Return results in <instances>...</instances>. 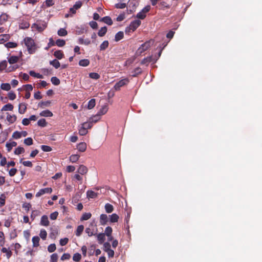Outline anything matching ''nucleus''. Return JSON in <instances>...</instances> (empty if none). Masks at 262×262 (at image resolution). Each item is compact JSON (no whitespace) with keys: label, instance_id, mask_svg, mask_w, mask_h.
<instances>
[{"label":"nucleus","instance_id":"37","mask_svg":"<svg viewBox=\"0 0 262 262\" xmlns=\"http://www.w3.org/2000/svg\"><path fill=\"white\" fill-rule=\"evenodd\" d=\"M119 219V216L116 214L113 213L110 215V222L112 223L117 222Z\"/></svg>","mask_w":262,"mask_h":262},{"label":"nucleus","instance_id":"27","mask_svg":"<svg viewBox=\"0 0 262 262\" xmlns=\"http://www.w3.org/2000/svg\"><path fill=\"white\" fill-rule=\"evenodd\" d=\"M86 195L88 198L94 199L97 197L98 193L92 190H88Z\"/></svg>","mask_w":262,"mask_h":262},{"label":"nucleus","instance_id":"61","mask_svg":"<svg viewBox=\"0 0 262 262\" xmlns=\"http://www.w3.org/2000/svg\"><path fill=\"white\" fill-rule=\"evenodd\" d=\"M12 137L15 139H19L21 137V133L18 131H15L13 133Z\"/></svg>","mask_w":262,"mask_h":262},{"label":"nucleus","instance_id":"49","mask_svg":"<svg viewBox=\"0 0 262 262\" xmlns=\"http://www.w3.org/2000/svg\"><path fill=\"white\" fill-rule=\"evenodd\" d=\"M7 48H14L17 46V44L14 42H8L5 45Z\"/></svg>","mask_w":262,"mask_h":262},{"label":"nucleus","instance_id":"14","mask_svg":"<svg viewBox=\"0 0 262 262\" xmlns=\"http://www.w3.org/2000/svg\"><path fill=\"white\" fill-rule=\"evenodd\" d=\"M17 117L16 115H12L7 113V120L9 122V123L12 124L14 123L16 120Z\"/></svg>","mask_w":262,"mask_h":262},{"label":"nucleus","instance_id":"44","mask_svg":"<svg viewBox=\"0 0 262 262\" xmlns=\"http://www.w3.org/2000/svg\"><path fill=\"white\" fill-rule=\"evenodd\" d=\"M88 133V130L81 124V126L79 129V134L81 136H84Z\"/></svg>","mask_w":262,"mask_h":262},{"label":"nucleus","instance_id":"1","mask_svg":"<svg viewBox=\"0 0 262 262\" xmlns=\"http://www.w3.org/2000/svg\"><path fill=\"white\" fill-rule=\"evenodd\" d=\"M24 42L27 48L29 54H32L35 52L36 45L34 40L31 37H27L24 39Z\"/></svg>","mask_w":262,"mask_h":262},{"label":"nucleus","instance_id":"35","mask_svg":"<svg viewBox=\"0 0 262 262\" xmlns=\"http://www.w3.org/2000/svg\"><path fill=\"white\" fill-rule=\"evenodd\" d=\"M107 32V27H102L100 30L99 31L98 33V36L100 37H102L105 35Z\"/></svg>","mask_w":262,"mask_h":262},{"label":"nucleus","instance_id":"8","mask_svg":"<svg viewBox=\"0 0 262 262\" xmlns=\"http://www.w3.org/2000/svg\"><path fill=\"white\" fill-rule=\"evenodd\" d=\"M95 236H96L97 238V240L98 241V243L100 244H102L104 243V241L105 240V234L103 233H100L99 234H97V232L96 233V235Z\"/></svg>","mask_w":262,"mask_h":262},{"label":"nucleus","instance_id":"38","mask_svg":"<svg viewBox=\"0 0 262 262\" xmlns=\"http://www.w3.org/2000/svg\"><path fill=\"white\" fill-rule=\"evenodd\" d=\"M95 105H96L95 99H92L88 102V108L89 110L92 109L94 107Z\"/></svg>","mask_w":262,"mask_h":262},{"label":"nucleus","instance_id":"55","mask_svg":"<svg viewBox=\"0 0 262 262\" xmlns=\"http://www.w3.org/2000/svg\"><path fill=\"white\" fill-rule=\"evenodd\" d=\"M51 81L52 83L55 85H58L60 84L59 79L56 77H53L51 78Z\"/></svg>","mask_w":262,"mask_h":262},{"label":"nucleus","instance_id":"18","mask_svg":"<svg viewBox=\"0 0 262 262\" xmlns=\"http://www.w3.org/2000/svg\"><path fill=\"white\" fill-rule=\"evenodd\" d=\"M54 56L58 59H61L64 57V54L61 50H57L54 52Z\"/></svg>","mask_w":262,"mask_h":262},{"label":"nucleus","instance_id":"36","mask_svg":"<svg viewBox=\"0 0 262 262\" xmlns=\"http://www.w3.org/2000/svg\"><path fill=\"white\" fill-rule=\"evenodd\" d=\"M100 119V117L96 114V115L90 118L89 119L93 124V123L97 122Z\"/></svg>","mask_w":262,"mask_h":262},{"label":"nucleus","instance_id":"34","mask_svg":"<svg viewBox=\"0 0 262 262\" xmlns=\"http://www.w3.org/2000/svg\"><path fill=\"white\" fill-rule=\"evenodd\" d=\"M8 15L6 13H3L0 16V23L1 24L5 23L8 18Z\"/></svg>","mask_w":262,"mask_h":262},{"label":"nucleus","instance_id":"26","mask_svg":"<svg viewBox=\"0 0 262 262\" xmlns=\"http://www.w3.org/2000/svg\"><path fill=\"white\" fill-rule=\"evenodd\" d=\"M90 60L88 59H81L79 61V65L81 67H87L90 64Z\"/></svg>","mask_w":262,"mask_h":262},{"label":"nucleus","instance_id":"15","mask_svg":"<svg viewBox=\"0 0 262 262\" xmlns=\"http://www.w3.org/2000/svg\"><path fill=\"white\" fill-rule=\"evenodd\" d=\"M51 102L49 100L46 101H41L38 103V106L40 108H44L46 107L49 106L51 105Z\"/></svg>","mask_w":262,"mask_h":262},{"label":"nucleus","instance_id":"41","mask_svg":"<svg viewBox=\"0 0 262 262\" xmlns=\"http://www.w3.org/2000/svg\"><path fill=\"white\" fill-rule=\"evenodd\" d=\"M79 157V155L77 154L72 155L70 157V160L72 163H75L78 160Z\"/></svg>","mask_w":262,"mask_h":262},{"label":"nucleus","instance_id":"6","mask_svg":"<svg viewBox=\"0 0 262 262\" xmlns=\"http://www.w3.org/2000/svg\"><path fill=\"white\" fill-rule=\"evenodd\" d=\"M52 192V189L50 187H47L43 189H41L36 194V197H39L45 193H51Z\"/></svg>","mask_w":262,"mask_h":262},{"label":"nucleus","instance_id":"47","mask_svg":"<svg viewBox=\"0 0 262 262\" xmlns=\"http://www.w3.org/2000/svg\"><path fill=\"white\" fill-rule=\"evenodd\" d=\"M112 232L113 229L112 227L107 226L105 229V235L107 236V237H110L111 236V234H112Z\"/></svg>","mask_w":262,"mask_h":262},{"label":"nucleus","instance_id":"25","mask_svg":"<svg viewBox=\"0 0 262 262\" xmlns=\"http://www.w3.org/2000/svg\"><path fill=\"white\" fill-rule=\"evenodd\" d=\"M124 37V33L122 31L117 33L115 36V41L117 42L122 39Z\"/></svg>","mask_w":262,"mask_h":262},{"label":"nucleus","instance_id":"39","mask_svg":"<svg viewBox=\"0 0 262 262\" xmlns=\"http://www.w3.org/2000/svg\"><path fill=\"white\" fill-rule=\"evenodd\" d=\"M7 66V62L6 60H3L0 62V71H3L4 70H6Z\"/></svg>","mask_w":262,"mask_h":262},{"label":"nucleus","instance_id":"57","mask_svg":"<svg viewBox=\"0 0 262 262\" xmlns=\"http://www.w3.org/2000/svg\"><path fill=\"white\" fill-rule=\"evenodd\" d=\"M10 38L9 34H2L0 35V41H6Z\"/></svg>","mask_w":262,"mask_h":262},{"label":"nucleus","instance_id":"11","mask_svg":"<svg viewBox=\"0 0 262 262\" xmlns=\"http://www.w3.org/2000/svg\"><path fill=\"white\" fill-rule=\"evenodd\" d=\"M108 221V217L106 214H102L100 216V223L102 225H105Z\"/></svg>","mask_w":262,"mask_h":262},{"label":"nucleus","instance_id":"13","mask_svg":"<svg viewBox=\"0 0 262 262\" xmlns=\"http://www.w3.org/2000/svg\"><path fill=\"white\" fill-rule=\"evenodd\" d=\"M27 110V104L24 103H21L19 104L18 112L20 114H24Z\"/></svg>","mask_w":262,"mask_h":262},{"label":"nucleus","instance_id":"2","mask_svg":"<svg viewBox=\"0 0 262 262\" xmlns=\"http://www.w3.org/2000/svg\"><path fill=\"white\" fill-rule=\"evenodd\" d=\"M152 43L153 41L151 40L145 42L138 49L136 54L138 55H141L142 53L147 50L151 47Z\"/></svg>","mask_w":262,"mask_h":262},{"label":"nucleus","instance_id":"12","mask_svg":"<svg viewBox=\"0 0 262 262\" xmlns=\"http://www.w3.org/2000/svg\"><path fill=\"white\" fill-rule=\"evenodd\" d=\"M77 148L80 152H84L86 149V144L84 142H81L77 146Z\"/></svg>","mask_w":262,"mask_h":262},{"label":"nucleus","instance_id":"9","mask_svg":"<svg viewBox=\"0 0 262 262\" xmlns=\"http://www.w3.org/2000/svg\"><path fill=\"white\" fill-rule=\"evenodd\" d=\"M85 232L88 234L89 236H92L93 235H95L97 231V229H96L95 230L94 228L88 227L85 229Z\"/></svg>","mask_w":262,"mask_h":262},{"label":"nucleus","instance_id":"48","mask_svg":"<svg viewBox=\"0 0 262 262\" xmlns=\"http://www.w3.org/2000/svg\"><path fill=\"white\" fill-rule=\"evenodd\" d=\"M24 152H25V149L22 147L18 146V147H17L15 149V150L14 151V154L15 155H18L24 153Z\"/></svg>","mask_w":262,"mask_h":262},{"label":"nucleus","instance_id":"4","mask_svg":"<svg viewBox=\"0 0 262 262\" xmlns=\"http://www.w3.org/2000/svg\"><path fill=\"white\" fill-rule=\"evenodd\" d=\"M129 82V80L127 78L121 79L115 84L114 88L116 91H119L121 87L127 85Z\"/></svg>","mask_w":262,"mask_h":262},{"label":"nucleus","instance_id":"21","mask_svg":"<svg viewBox=\"0 0 262 262\" xmlns=\"http://www.w3.org/2000/svg\"><path fill=\"white\" fill-rule=\"evenodd\" d=\"M105 211L107 213H112L114 211L113 206L109 203H106L104 206Z\"/></svg>","mask_w":262,"mask_h":262},{"label":"nucleus","instance_id":"32","mask_svg":"<svg viewBox=\"0 0 262 262\" xmlns=\"http://www.w3.org/2000/svg\"><path fill=\"white\" fill-rule=\"evenodd\" d=\"M50 64L53 66L55 69H58L60 67V63L57 59H54L50 61Z\"/></svg>","mask_w":262,"mask_h":262},{"label":"nucleus","instance_id":"58","mask_svg":"<svg viewBox=\"0 0 262 262\" xmlns=\"http://www.w3.org/2000/svg\"><path fill=\"white\" fill-rule=\"evenodd\" d=\"M22 160H23V159H21L20 161V162L22 163V164L24 165V166H27V167H32L33 166V164L31 161H26L22 162Z\"/></svg>","mask_w":262,"mask_h":262},{"label":"nucleus","instance_id":"31","mask_svg":"<svg viewBox=\"0 0 262 262\" xmlns=\"http://www.w3.org/2000/svg\"><path fill=\"white\" fill-rule=\"evenodd\" d=\"M151 60H152L151 56L147 57L142 60V61H141V64L148 66V64L151 62Z\"/></svg>","mask_w":262,"mask_h":262},{"label":"nucleus","instance_id":"29","mask_svg":"<svg viewBox=\"0 0 262 262\" xmlns=\"http://www.w3.org/2000/svg\"><path fill=\"white\" fill-rule=\"evenodd\" d=\"M84 230V226L82 225H79L75 232V234L77 236H79L82 234L83 231Z\"/></svg>","mask_w":262,"mask_h":262},{"label":"nucleus","instance_id":"62","mask_svg":"<svg viewBox=\"0 0 262 262\" xmlns=\"http://www.w3.org/2000/svg\"><path fill=\"white\" fill-rule=\"evenodd\" d=\"M41 149L45 152H49L52 150V148L48 145H41Z\"/></svg>","mask_w":262,"mask_h":262},{"label":"nucleus","instance_id":"53","mask_svg":"<svg viewBox=\"0 0 262 262\" xmlns=\"http://www.w3.org/2000/svg\"><path fill=\"white\" fill-rule=\"evenodd\" d=\"M81 258V255L79 253H76L73 255V260L75 261H79Z\"/></svg>","mask_w":262,"mask_h":262},{"label":"nucleus","instance_id":"28","mask_svg":"<svg viewBox=\"0 0 262 262\" xmlns=\"http://www.w3.org/2000/svg\"><path fill=\"white\" fill-rule=\"evenodd\" d=\"M142 69L138 67V68H136L132 72V76L133 77H137L139 75L141 74L142 73Z\"/></svg>","mask_w":262,"mask_h":262},{"label":"nucleus","instance_id":"46","mask_svg":"<svg viewBox=\"0 0 262 262\" xmlns=\"http://www.w3.org/2000/svg\"><path fill=\"white\" fill-rule=\"evenodd\" d=\"M56 45L59 47H62L66 45V41L63 39H58L56 42Z\"/></svg>","mask_w":262,"mask_h":262},{"label":"nucleus","instance_id":"23","mask_svg":"<svg viewBox=\"0 0 262 262\" xmlns=\"http://www.w3.org/2000/svg\"><path fill=\"white\" fill-rule=\"evenodd\" d=\"M53 113L50 111H49L48 110L43 111L40 113V116H43V117H52V116H53Z\"/></svg>","mask_w":262,"mask_h":262},{"label":"nucleus","instance_id":"3","mask_svg":"<svg viewBox=\"0 0 262 262\" xmlns=\"http://www.w3.org/2000/svg\"><path fill=\"white\" fill-rule=\"evenodd\" d=\"M141 22L140 20L137 19L132 21L129 27H126L125 29L126 32H129L130 31L132 32L135 31L141 25Z\"/></svg>","mask_w":262,"mask_h":262},{"label":"nucleus","instance_id":"52","mask_svg":"<svg viewBox=\"0 0 262 262\" xmlns=\"http://www.w3.org/2000/svg\"><path fill=\"white\" fill-rule=\"evenodd\" d=\"M39 236L43 240H45L47 236L46 231L45 229H41L40 231Z\"/></svg>","mask_w":262,"mask_h":262},{"label":"nucleus","instance_id":"50","mask_svg":"<svg viewBox=\"0 0 262 262\" xmlns=\"http://www.w3.org/2000/svg\"><path fill=\"white\" fill-rule=\"evenodd\" d=\"M89 77L93 79L97 80L100 78V76L97 73H90L89 74Z\"/></svg>","mask_w":262,"mask_h":262},{"label":"nucleus","instance_id":"7","mask_svg":"<svg viewBox=\"0 0 262 262\" xmlns=\"http://www.w3.org/2000/svg\"><path fill=\"white\" fill-rule=\"evenodd\" d=\"M49 223L50 222L48 220V216L46 215H43V216H42V217H41L40 224L41 226H48L49 225Z\"/></svg>","mask_w":262,"mask_h":262},{"label":"nucleus","instance_id":"40","mask_svg":"<svg viewBox=\"0 0 262 262\" xmlns=\"http://www.w3.org/2000/svg\"><path fill=\"white\" fill-rule=\"evenodd\" d=\"M57 34L60 36H65L67 35L68 32L64 28H60L57 32Z\"/></svg>","mask_w":262,"mask_h":262},{"label":"nucleus","instance_id":"5","mask_svg":"<svg viewBox=\"0 0 262 262\" xmlns=\"http://www.w3.org/2000/svg\"><path fill=\"white\" fill-rule=\"evenodd\" d=\"M33 26L36 28L39 32H42L47 27V23L44 21H40L35 23L33 25Z\"/></svg>","mask_w":262,"mask_h":262},{"label":"nucleus","instance_id":"33","mask_svg":"<svg viewBox=\"0 0 262 262\" xmlns=\"http://www.w3.org/2000/svg\"><path fill=\"white\" fill-rule=\"evenodd\" d=\"M13 109V105L10 103L5 105L2 108V111H12Z\"/></svg>","mask_w":262,"mask_h":262},{"label":"nucleus","instance_id":"22","mask_svg":"<svg viewBox=\"0 0 262 262\" xmlns=\"http://www.w3.org/2000/svg\"><path fill=\"white\" fill-rule=\"evenodd\" d=\"M100 21L104 22L108 25H112L113 24V20L110 16H104L101 19Z\"/></svg>","mask_w":262,"mask_h":262},{"label":"nucleus","instance_id":"17","mask_svg":"<svg viewBox=\"0 0 262 262\" xmlns=\"http://www.w3.org/2000/svg\"><path fill=\"white\" fill-rule=\"evenodd\" d=\"M1 251L4 253H6V257L8 259H9L12 255V251L10 250H9V249H7L5 247L1 249Z\"/></svg>","mask_w":262,"mask_h":262},{"label":"nucleus","instance_id":"10","mask_svg":"<svg viewBox=\"0 0 262 262\" xmlns=\"http://www.w3.org/2000/svg\"><path fill=\"white\" fill-rule=\"evenodd\" d=\"M107 111L108 106L106 105H104L101 107V108L99 110L97 114L100 117L101 116L105 114Z\"/></svg>","mask_w":262,"mask_h":262},{"label":"nucleus","instance_id":"60","mask_svg":"<svg viewBox=\"0 0 262 262\" xmlns=\"http://www.w3.org/2000/svg\"><path fill=\"white\" fill-rule=\"evenodd\" d=\"M56 249L55 244H50L48 247V250L49 252H53Z\"/></svg>","mask_w":262,"mask_h":262},{"label":"nucleus","instance_id":"30","mask_svg":"<svg viewBox=\"0 0 262 262\" xmlns=\"http://www.w3.org/2000/svg\"><path fill=\"white\" fill-rule=\"evenodd\" d=\"M92 216V214L90 212H85L84 213L82 216L80 218V221H86L90 219Z\"/></svg>","mask_w":262,"mask_h":262},{"label":"nucleus","instance_id":"19","mask_svg":"<svg viewBox=\"0 0 262 262\" xmlns=\"http://www.w3.org/2000/svg\"><path fill=\"white\" fill-rule=\"evenodd\" d=\"M88 169L87 167L83 165H80L78 169V172L81 174H84L87 173Z\"/></svg>","mask_w":262,"mask_h":262},{"label":"nucleus","instance_id":"24","mask_svg":"<svg viewBox=\"0 0 262 262\" xmlns=\"http://www.w3.org/2000/svg\"><path fill=\"white\" fill-rule=\"evenodd\" d=\"M19 60V57L16 56H11L8 59V62L10 64H14L17 62Z\"/></svg>","mask_w":262,"mask_h":262},{"label":"nucleus","instance_id":"42","mask_svg":"<svg viewBox=\"0 0 262 262\" xmlns=\"http://www.w3.org/2000/svg\"><path fill=\"white\" fill-rule=\"evenodd\" d=\"M5 243V238L4 233L3 231H0V246H3Z\"/></svg>","mask_w":262,"mask_h":262},{"label":"nucleus","instance_id":"56","mask_svg":"<svg viewBox=\"0 0 262 262\" xmlns=\"http://www.w3.org/2000/svg\"><path fill=\"white\" fill-rule=\"evenodd\" d=\"M82 125L86 129L91 128L92 127V126H93V124L92 123V122L89 120L88 122H84L82 124Z\"/></svg>","mask_w":262,"mask_h":262},{"label":"nucleus","instance_id":"16","mask_svg":"<svg viewBox=\"0 0 262 262\" xmlns=\"http://www.w3.org/2000/svg\"><path fill=\"white\" fill-rule=\"evenodd\" d=\"M16 145H17V143L15 141H12L10 143L7 142V143H6V146L7 147V149L8 152H10L12 150V148L13 147L16 146Z\"/></svg>","mask_w":262,"mask_h":262},{"label":"nucleus","instance_id":"54","mask_svg":"<svg viewBox=\"0 0 262 262\" xmlns=\"http://www.w3.org/2000/svg\"><path fill=\"white\" fill-rule=\"evenodd\" d=\"M6 196L4 194H2L0 196V207H2L5 205Z\"/></svg>","mask_w":262,"mask_h":262},{"label":"nucleus","instance_id":"20","mask_svg":"<svg viewBox=\"0 0 262 262\" xmlns=\"http://www.w3.org/2000/svg\"><path fill=\"white\" fill-rule=\"evenodd\" d=\"M40 238L38 236H35L32 237V241L33 247H37L39 245Z\"/></svg>","mask_w":262,"mask_h":262},{"label":"nucleus","instance_id":"59","mask_svg":"<svg viewBox=\"0 0 262 262\" xmlns=\"http://www.w3.org/2000/svg\"><path fill=\"white\" fill-rule=\"evenodd\" d=\"M24 143L28 146L31 145L33 144V140L31 137H28L24 140Z\"/></svg>","mask_w":262,"mask_h":262},{"label":"nucleus","instance_id":"63","mask_svg":"<svg viewBox=\"0 0 262 262\" xmlns=\"http://www.w3.org/2000/svg\"><path fill=\"white\" fill-rule=\"evenodd\" d=\"M146 14L142 11L137 13L136 17L141 19H143L146 17Z\"/></svg>","mask_w":262,"mask_h":262},{"label":"nucleus","instance_id":"45","mask_svg":"<svg viewBox=\"0 0 262 262\" xmlns=\"http://www.w3.org/2000/svg\"><path fill=\"white\" fill-rule=\"evenodd\" d=\"M108 41L107 40L104 41L100 46V50H104L108 47Z\"/></svg>","mask_w":262,"mask_h":262},{"label":"nucleus","instance_id":"51","mask_svg":"<svg viewBox=\"0 0 262 262\" xmlns=\"http://www.w3.org/2000/svg\"><path fill=\"white\" fill-rule=\"evenodd\" d=\"M37 124L39 126L45 127L47 125V123L45 119H41L38 121Z\"/></svg>","mask_w":262,"mask_h":262},{"label":"nucleus","instance_id":"43","mask_svg":"<svg viewBox=\"0 0 262 262\" xmlns=\"http://www.w3.org/2000/svg\"><path fill=\"white\" fill-rule=\"evenodd\" d=\"M1 88L2 90L8 91L10 90L11 85L9 83H4L1 84Z\"/></svg>","mask_w":262,"mask_h":262},{"label":"nucleus","instance_id":"64","mask_svg":"<svg viewBox=\"0 0 262 262\" xmlns=\"http://www.w3.org/2000/svg\"><path fill=\"white\" fill-rule=\"evenodd\" d=\"M82 3L81 1H77L74 5L73 7L74 8V9H75L76 10H77L81 8V7L82 6Z\"/></svg>","mask_w":262,"mask_h":262}]
</instances>
